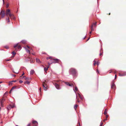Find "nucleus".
Returning a JSON list of instances; mask_svg holds the SVG:
<instances>
[{"label": "nucleus", "mask_w": 126, "mask_h": 126, "mask_svg": "<svg viewBox=\"0 0 126 126\" xmlns=\"http://www.w3.org/2000/svg\"><path fill=\"white\" fill-rule=\"evenodd\" d=\"M70 73L72 74L74 76L77 75V73L76 70L74 68H71L69 70Z\"/></svg>", "instance_id": "obj_1"}, {"label": "nucleus", "mask_w": 126, "mask_h": 126, "mask_svg": "<svg viewBox=\"0 0 126 126\" xmlns=\"http://www.w3.org/2000/svg\"><path fill=\"white\" fill-rule=\"evenodd\" d=\"M59 61V60L58 59H54L53 58L52 59V60H50V61L52 62L50 63H48V64L50 65L51 64L54 63H57L58 62V61Z\"/></svg>", "instance_id": "obj_2"}, {"label": "nucleus", "mask_w": 126, "mask_h": 126, "mask_svg": "<svg viewBox=\"0 0 126 126\" xmlns=\"http://www.w3.org/2000/svg\"><path fill=\"white\" fill-rule=\"evenodd\" d=\"M0 15H1V17L3 18L5 16V11L3 10H2L1 11L0 13Z\"/></svg>", "instance_id": "obj_3"}, {"label": "nucleus", "mask_w": 126, "mask_h": 126, "mask_svg": "<svg viewBox=\"0 0 126 126\" xmlns=\"http://www.w3.org/2000/svg\"><path fill=\"white\" fill-rule=\"evenodd\" d=\"M111 88L115 89L116 88L115 85L113 81L112 82L111 84Z\"/></svg>", "instance_id": "obj_4"}, {"label": "nucleus", "mask_w": 126, "mask_h": 126, "mask_svg": "<svg viewBox=\"0 0 126 126\" xmlns=\"http://www.w3.org/2000/svg\"><path fill=\"white\" fill-rule=\"evenodd\" d=\"M9 16L11 19L14 20L15 19V16L13 14H11Z\"/></svg>", "instance_id": "obj_5"}, {"label": "nucleus", "mask_w": 126, "mask_h": 126, "mask_svg": "<svg viewBox=\"0 0 126 126\" xmlns=\"http://www.w3.org/2000/svg\"><path fill=\"white\" fill-rule=\"evenodd\" d=\"M10 9H8L6 11V16H7L8 15H9V16L10 14H11L10 13Z\"/></svg>", "instance_id": "obj_6"}, {"label": "nucleus", "mask_w": 126, "mask_h": 126, "mask_svg": "<svg viewBox=\"0 0 126 126\" xmlns=\"http://www.w3.org/2000/svg\"><path fill=\"white\" fill-rule=\"evenodd\" d=\"M55 86L56 88L57 89L59 90L60 89V86L58 84L55 83Z\"/></svg>", "instance_id": "obj_7"}, {"label": "nucleus", "mask_w": 126, "mask_h": 126, "mask_svg": "<svg viewBox=\"0 0 126 126\" xmlns=\"http://www.w3.org/2000/svg\"><path fill=\"white\" fill-rule=\"evenodd\" d=\"M5 100V99L4 98H3L0 101V106L2 107L3 106V103L4 101Z\"/></svg>", "instance_id": "obj_8"}, {"label": "nucleus", "mask_w": 126, "mask_h": 126, "mask_svg": "<svg viewBox=\"0 0 126 126\" xmlns=\"http://www.w3.org/2000/svg\"><path fill=\"white\" fill-rule=\"evenodd\" d=\"M65 83L67 85L71 87H74V85L73 84H70L68 82H65Z\"/></svg>", "instance_id": "obj_9"}, {"label": "nucleus", "mask_w": 126, "mask_h": 126, "mask_svg": "<svg viewBox=\"0 0 126 126\" xmlns=\"http://www.w3.org/2000/svg\"><path fill=\"white\" fill-rule=\"evenodd\" d=\"M119 75L120 76H124L126 75V72H124L123 73H119Z\"/></svg>", "instance_id": "obj_10"}, {"label": "nucleus", "mask_w": 126, "mask_h": 126, "mask_svg": "<svg viewBox=\"0 0 126 126\" xmlns=\"http://www.w3.org/2000/svg\"><path fill=\"white\" fill-rule=\"evenodd\" d=\"M75 90L74 89H73V90L74 91V92L76 94V91H77L78 90V88L76 86L75 88ZM76 98H77V95L76 94Z\"/></svg>", "instance_id": "obj_11"}, {"label": "nucleus", "mask_w": 126, "mask_h": 126, "mask_svg": "<svg viewBox=\"0 0 126 126\" xmlns=\"http://www.w3.org/2000/svg\"><path fill=\"white\" fill-rule=\"evenodd\" d=\"M36 60L37 62L39 63H41V62L40 61V60L36 58Z\"/></svg>", "instance_id": "obj_12"}, {"label": "nucleus", "mask_w": 126, "mask_h": 126, "mask_svg": "<svg viewBox=\"0 0 126 126\" xmlns=\"http://www.w3.org/2000/svg\"><path fill=\"white\" fill-rule=\"evenodd\" d=\"M45 83L43 84V87L44 90L46 91V90L47 89V88L45 86Z\"/></svg>", "instance_id": "obj_13"}, {"label": "nucleus", "mask_w": 126, "mask_h": 126, "mask_svg": "<svg viewBox=\"0 0 126 126\" xmlns=\"http://www.w3.org/2000/svg\"><path fill=\"white\" fill-rule=\"evenodd\" d=\"M34 72L33 70H31L30 72V74L31 75L33 74L34 73Z\"/></svg>", "instance_id": "obj_14"}, {"label": "nucleus", "mask_w": 126, "mask_h": 126, "mask_svg": "<svg viewBox=\"0 0 126 126\" xmlns=\"http://www.w3.org/2000/svg\"><path fill=\"white\" fill-rule=\"evenodd\" d=\"M30 83V82L28 81H26L24 82V84H29Z\"/></svg>", "instance_id": "obj_15"}, {"label": "nucleus", "mask_w": 126, "mask_h": 126, "mask_svg": "<svg viewBox=\"0 0 126 126\" xmlns=\"http://www.w3.org/2000/svg\"><path fill=\"white\" fill-rule=\"evenodd\" d=\"M16 88V86H14L12 87V89L10 90V93H11V91H12L14 89Z\"/></svg>", "instance_id": "obj_16"}, {"label": "nucleus", "mask_w": 126, "mask_h": 126, "mask_svg": "<svg viewBox=\"0 0 126 126\" xmlns=\"http://www.w3.org/2000/svg\"><path fill=\"white\" fill-rule=\"evenodd\" d=\"M31 79V78H29V77H25V79L26 80H30Z\"/></svg>", "instance_id": "obj_17"}, {"label": "nucleus", "mask_w": 126, "mask_h": 126, "mask_svg": "<svg viewBox=\"0 0 126 126\" xmlns=\"http://www.w3.org/2000/svg\"><path fill=\"white\" fill-rule=\"evenodd\" d=\"M24 47L25 48V49H26V52H27V53H30V51L28 49H27L26 47Z\"/></svg>", "instance_id": "obj_18"}, {"label": "nucleus", "mask_w": 126, "mask_h": 126, "mask_svg": "<svg viewBox=\"0 0 126 126\" xmlns=\"http://www.w3.org/2000/svg\"><path fill=\"white\" fill-rule=\"evenodd\" d=\"M32 123L33 124H34L35 123H37V125H38V123L37 121H33Z\"/></svg>", "instance_id": "obj_19"}, {"label": "nucleus", "mask_w": 126, "mask_h": 126, "mask_svg": "<svg viewBox=\"0 0 126 126\" xmlns=\"http://www.w3.org/2000/svg\"><path fill=\"white\" fill-rule=\"evenodd\" d=\"M21 42H22V43H23L25 44L26 43V40H24L22 41H21Z\"/></svg>", "instance_id": "obj_20"}, {"label": "nucleus", "mask_w": 126, "mask_h": 126, "mask_svg": "<svg viewBox=\"0 0 126 126\" xmlns=\"http://www.w3.org/2000/svg\"><path fill=\"white\" fill-rule=\"evenodd\" d=\"M52 59L53 58H52L51 57H49L47 58V60L49 59H50L51 60H52Z\"/></svg>", "instance_id": "obj_21"}, {"label": "nucleus", "mask_w": 126, "mask_h": 126, "mask_svg": "<svg viewBox=\"0 0 126 126\" xmlns=\"http://www.w3.org/2000/svg\"><path fill=\"white\" fill-rule=\"evenodd\" d=\"M107 110L106 109L105 110V111H104V114H107Z\"/></svg>", "instance_id": "obj_22"}, {"label": "nucleus", "mask_w": 126, "mask_h": 126, "mask_svg": "<svg viewBox=\"0 0 126 126\" xmlns=\"http://www.w3.org/2000/svg\"><path fill=\"white\" fill-rule=\"evenodd\" d=\"M18 43L15 44L14 46V47L15 48L16 47H17L18 46Z\"/></svg>", "instance_id": "obj_23"}, {"label": "nucleus", "mask_w": 126, "mask_h": 126, "mask_svg": "<svg viewBox=\"0 0 126 126\" xmlns=\"http://www.w3.org/2000/svg\"><path fill=\"white\" fill-rule=\"evenodd\" d=\"M48 67H47V68L45 67L44 69V70L45 71L47 70Z\"/></svg>", "instance_id": "obj_24"}, {"label": "nucleus", "mask_w": 126, "mask_h": 126, "mask_svg": "<svg viewBox=\"0 0 126 126\" xmlns=\"http://www.w3.org/2000/svg\"><path fill=\"white\" fill-rule=\"evenodd\" d=\"M77 106H78V105L77 104H76L74 106V108L75 110H76V109Z\"/></svg>", "instance_id": "obj_25"}, {"label": "nucleus", "mask_w": 126, "mask_h": 126, "mask_svg": "<svg viewBox=\"0 0 126 126\" xmlns=\"http://www.w3.org/2000/svg\"><path fill=\"white\" fill-rule=\"evenodd\" d=\"M6 20L7 21V22H10V19L9 17H8L6 19Z\"/></svg>", "instance_id": "obj_26"}, {"label": "nucleus", "mask_w": 126, "mask_h": 126, "mask_svg": "<svg viewBox=\"0 0 126 126\" xmlns=\"http://www.w3.org/2000/svg\"><path fill=\"white\" fill-rule=\"evenodd\" d=\"M11 108L10 106V105H9V106L8 107H7V109L8 110H10V109H11Z\"/></svg>", "instance_id": "obj_27"}, {"label": "nucleus", "mask_w": 126, "mask_h": 126, "mask_svg": "<svg viewBox=\"0 0 126 126\" xmlns=\"http://www.w3.org/2000/svg\"><path fill=\"white\" fill-rule=\"evenodd\" d=\"M17 48L18 49H21V47L20 46H18Z\"/></svg>", "instance_id": "obj_28"}, {"label": "nucleus", "mask_w": 126, "mask_h": 126, "mask_svg": "<svg viewBox=\"0 0 126 126\" xmlns=\"http://www.w3.org/2000/svg\"><path fill=\"white\" fill-rule=\"evenodd\" d=\"M10 106L11 107V108H13L14 107V105H10Z\"/></svg>", "instance_id": "obj_29"}, {"label": "nucleus", "mask_w": 126, "mask_h": 126, "mask_svg": "<svg viewBox=\"0 0 126 126\" xmlns=\"http://www.w3.org/2000/svg\"><path fill=\"white\" fill-rule=\"evenodd\" d=\"M78 94L79 95V97L80 98H81V99H82V97H81V95H80L79 93Z\"/></svg>", "instance_id": "obj_30"}, {"label": "nucleus", "mask_w": 126, "mask_h": 126, "mask_svg": "<svg viewBox=\"0 0 126 126\" xmlns=\"http://www.w3.org/2000/svg\"><path fill=\"white\" fill-rule=\"evenodd\" d=\"M94 29L93 28V25H92L91 27V31H94Z\"/></svg>", "instance_id": "obj_31"}, {"label": "nucleus", "mask_w": 126, "mask_h": 126, "mask_svg": "<svg viewBox=\"0 0 126 126\" xmlns=\"http://www.w3.org/2000/svg\"><path fill=\"white\" fill-rule=\"evenodd\" d=\"M96 22H95V23H94L93 24V25H93V26H96Z\"/></svg>", "instance_id": "obj_32"}, {"label": "nucleus", "mask_w": 126, "mask_h": 126, "mask_svg": "<svg viewBox=\"0 0 126 126\" xmlns=\"http://www.w3.org/2000/svg\"><path fill=\"white\" fill-rule=\"evenodd\" d=\"M12 53L14 55H15L16 54V53L14 51H13L12 52Z\"/></svg>", "instance_id": "obj_33"}, {"label": "nucleus", "mask_w": 126, "mask_h": 126, "mask_svg": "<svg viewBox=\"0 0 126 126\" xmlns=\"http://www.w3.org/2000/svg\"><path fill=\"white\" fill-rule=\"evenodd\" d=\"M4 47L6 48V49H8L9 48V47L8 46H5V47Z\"/></svg>", "instance_id": "obj_34"}, {"label": "nucleus", "mask_w": 126, "mask_h": 126, "mask_svg": "<svg viewBox=\"0 0 126 126\" xmlns=\"http://www.w3.org/2000/svg\"><path fill=\"white\" fill-rule=\"evenodd\" d=\"M108 116H108V115H106V119H107V118L108 117ZM107 120V119H106V120H104V121L105 120Z\"/></svg>", "instance_id": "obj_35"}, {"label": "nucleus", "mask_w": 126, "mask_h": 126, "mask_svg": "<svg viewBox=\"0 0 126 126\" xmlns=\"http://www.w3.org/2000/svg\"><path fill=\"white\" fill-rule=\"evenodd\" d=\"M19 82L20 83H21L23 82V81L22 80H19Z\"/></svg>", "instance_id": "obj_36"}, {"label": "nucleus", "mask_w": 126, "mask_h": 126, "mask_svg": "<svg viewBox=\"0 0 126 126\" xmlns=\"http://www.w3.org/2000/svg\"><path fill=\"white\" fill-rule=\"evenodd\" d=\"M96 64L98 65L99 64V63L98 62H97V63H96Z\"/></svg>", "instance_id": "obj_37"}, {"label": "nucleus", "mask_w": 126, "mask_h": 126, "mask_svg": "<svg viewBox=\"0 0 126 126\" xmlns=\"http://www.w3.org/2000/svg\"><path fill=\"white\" fill-rule=\"evenodd\" d=\"M9 6V4H7L6 6V7L7 8Z\"/></svg>", "instance_id": "obj_38"}, {"label": "nucleus", "mask_w": 126, "mask_h": 126, "mask_svg": "<svg viewBox=\"0 0 126 126\" xmlns=\"http://www.w3.org/2000/svg\"><path fill=\"white\" fill-rule=\"evenodd\" d=\"M24 75V73L23 72L22 74V75L20 76V77L22 76H23Z\"/></svg>", "instance_id": "obj_39"}, {"label": "nucleus", "mask_w": 126, "mask_h": 126, "mask_svg": "<svg viewBox=\"0 0 126 126\" xmlns=\"http://www.w3.org/2000/svg\"><path fill=\"white\" fill-rule=\"evenodd\" d=\"M103 125V123L101 122L100 124V126H102V125Z\"/></svg>", "instance_id": "obj_40"}, {"label": "nucleus", "mask_w": 126, "mask_h": 126, "mask_svg": "<svg viewBox=\"0 0 126 126\" xmlns=\"http://www.w3.org/2000/svg\"><path fill=\"white\" fill-rule=\"evenodd\" d=\"M31 124L29 123L27 125V126H30Z\"/></svg>", "instance_id": "obj_41"}, {"label": "nucleus", "mask_w": 126, "mask_h": 126, "mask_svg": "<svg viewBox=\"0 0 126 126\" xmlns=\"http://www.w3.org/2000/svg\"><path fill=\"white\" fill-rule=\"evenodd\" d=\"M96 72H98V73H99V72L98 70V69H97Z\"/></svg>", "instance_id": "obj_42"}, {"label": "nucleus", "mask_w": 126, "mask_h": 126, "mask_svg": "<svg viewBox=\"0 0 126 126\" xmlns=\"http://www.w3.org/2000/svg\"><path fill=\"white\" fill-rule=\"evenodd\" d=\"M116 75H115V79H116Z\"/></svg>", "instance_id": "obj_43"}, {"label": "nucleus", "mask_w": 126, "mask_h": 126, "mask_svg": "<svg viewBox=\"0 0 126 126\" xmlns=\"http://www.w3.org/2000/svg\"><path fill=\"white\" fill-rule=\"evenodd\" d=\"M16 80L13 81H10V82H16Z\"/></svg>", "instance_id": "obj_44"}, {"label": "nucleus", "mask_w": 126, "mask_h": 126, "mask_svg": "<svg viewBox=\"0 0 126 126\" xmlns=\"http://www.w3.org/2000/svg\"><path fill=\"white\" fill-rule=\"evenodd\" d=\"M27 47H28V48H30V47H29V46H27Z\"/></svg>", "instance_id": "obj_45"}, {"label": "nucleus", "mask_w": 126, "mask_h": 126, "mask_svg": "<svg viewBox=\"0 0 126 126\" xmlns=\"http://www.w3.org/2000/svg\"><path fill=\"white\" fill-rule=\"evenodd\" d=\"M10 59H8L6 60V61H8L10 60Z\"/></svg>", "instance_id": "obj_46"}, {"label": "nucleus", "mask_w": 126, "mask_h": 126, "mask_svg": "<svg viewBox=\"0 0 126 126\" xmlns=\"http://www.w3.org/2000/svg\"><path fill=\"white\" fill-rule=\"evenodd\" d=\"M94 63H97L94 60Z\"/></svg>", "instance_id": "obj_47"}, {"label": "nucleus", "mask_w": 126, "mask_h": 126, "mask_svg": "<svg viewBox=\"0 0 126 126\" xmlns=\"http://www.w3.org/2000/svg\"><path fill=\"white\" fill-rule=\"evenodd\" d=\"M96 64V63H94V65H95Z\"/></svg>", "instance_id": "obj_48"}, {"label": "nucleus", "mask_w": 126, "mask_h": 126, "mask_svg": "<svg viewBox=\"0 0 126 126\" xmlns=\"http://www.w3.org/2000/svg\"><path fill=\"white\" fill-rule=\"evenodd\" d=\"M90 37H89L87 39V40L86 41H88L90 39Z\"/></svg>", "instance_id": "obj_49"}, {"label": "nucleus", "mask_w": 126, "mask_h": 126, "mask_svg": "<svg viewBox=\"0 0 126 126\" xmlns=\"http://www.w3.org/2000/svg\"><path fill=\"white\" fill-rule=\"evenodd\" d=\"M101 50H102V48H101V50H100V53L101 52Z\"/></svg>", "instance_id": "obj_50"}, {"label": "nucleus", "mask_w": 126, "mask_h": 126, "mask_svg": "<svg viewBox=\"0 0 126 126\" xmlns=\"http://www.w3.org/2000/svg\"><path fill=\"white\" fill-rule=\"evenodd\" d=\"M3 0V4H4V0Z\"/></svg>", "instance_id": "obj_51"}, {"label": "nucleus", "mask_w": 126, "mask_h": 126, "mask_svg": "<svg viewBox=\"0 0 126 126\" xmlns=\"http://www.w3.org/2000/svg\"><path fill=\"white\" fill-rule=\"evenodd\" d=\"M102 53H100V55H102Z\"/></svg>", "instance_id": "obj_52"}, {"label": "nucleus", "mask_w": 126, "mask_h": 126, "mask_svg": "<svg viewBox=\"0 0 126 126\" xmlns=\"http://www.w3.org/2000/svg\"><path fill=\"white\" fill-rule=\"evenodd\" d=\"M79 123V126H80V123H79H79Z\"/></svg>", "instance_id": "obj_53"}, {"label": "nucleus", "mask_w": 126, "mask_h": 126, "mask_svg": "<svg viewBox=\"0 0 126 126\" xmlns=\"http://www.w3.org/2000/svg\"><path fill=\"white\" fill-rule=\"evenodd\" d=\"M39 90H40V91H41V88H40Z\"/></svg>", "instance_id": "obj_54"}, {"label": "nucleus", "mask_w": 126, "mask_h": 126, "mask_svg": "<svg viewBox=\"0 0 126 126\" xmlns=\"http://www.w3.org/2000/svg\"><path fill=\"white\" fill-rule=\"evenodd\" d=\"M91 32H90L89 33H90V34H91Z\"/></svg>", "instance_id": "obj_55"}, {"label": "nucleus", "mask_w": 126, "mask_h": 126, "mask_svg": "<svg viewBox=\"0 0 126 126\" xmlns=\"http://www.w3.org/2000/svg\"><path fill=\"white\" fill-rule=\"evenodd\" d=\"M42 53L43 54H46V53Z\"/></svg>", "instance_id": "obj_56"}, {"label": "nucleus", "mask_w": 126, "mask_h": 126, "mask_svg": "<svg viewBox=\"0 0 126 126\" xmlns=\"http://www.w3.org/2000/svg\"><path fill=\"white\" fill-rule=\"evenodd\" d=\"M86 38V36L83 38V39H85Z\"/></svg>", "instance_id": "obj_57"}, {"label": "nucleus", "mask_w": 126, "mask_h": 126, "mask_svg": "<svg viewBox=\"0 0 126 126\" xmlns=\"http://www.w3.org/2000/svg\"><path fill=\"white\" fill-rule=\"evenodd\" d=\"M37 126V125H35V126Z\"/></svg>", "instance_id": "obj_58"}, {"label": "nucleus", "mask_w": 126, "mask_h": 126, "mask_svg": "<svg viewBox=\"0 0 126 126\" xmlns=\"http://www.w3.org/2000/svg\"><path fill=\"white\" fill-rule=\"evenodd\" d=\"M25 77V76H24L23 77V78H24Z\"/></svg>", "instance_id": "obj_59"}, {"label": "nucleus", "mask_w": 126, "mask_h": 126, "mask_svg": "<svg viewBox=\"0 0 126 126\" xmlns=\"http://www.w3.org/2000/svg\"><path fill=\"white\" fill-rule=\"evenodd\" d=\"M14 72V73H18V72H17H17Z\"/></svg>", "instance_id": "obj_60"}, {"label": "nucleus", "mask_w": 126, "mask_h": 126, "mask_svg": "<svg viewBox=\"0 0 126 126\" xmlns=\"http://www.w3.org/2000/svg\"><path fill=\"white\" fill-rule=\"evenodd\" d=\"M2 82H0V83Z\"/></svg>", "instance_id": "obj_61"}, {"label": "nucleus", "mask_w": 126, "mask_h": 126, "mask_svg": "<svg viewBox=\"0 0 126 126\" xmlns=\"http://www.w3.org/2000/svg\"><path fill=\"white\" fill-rule=\"evenodd\" d=\"M78 102H79V101H78Z\"/></svg>", "instance_id": "obj_62"}, {"label": "nucleus", "mask_w": 126, "mask_h": 126, "mask_svg": "<svg viewBox=\"0 0 126 126\" xmlns=\"http://www.w3.org/2000/svg\"><path fill=\"white\" fill-rule=\"evenodd\" d=\"M110 13H109V15H110Z\"/></svg>", "instance_id": "obj_63"}, {"label": "nucleus", "mask_w": 126, "mask_h": 126, "mask_svg": "<svg viewBox=\"0 0 126 126\" xmlns=\"http://www.w3.org/2000/svg\"><path fill=\"white\" fill-rule=\"evenodd\" d=\"M111 73V72H109V73Z\"/></svg>", "instance_id": "obj_64"}]
</instances>
